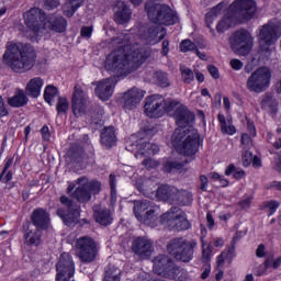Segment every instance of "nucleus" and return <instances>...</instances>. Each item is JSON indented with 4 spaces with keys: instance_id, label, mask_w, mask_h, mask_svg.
<instances>
[{
    "instance_id": "f257e3e1",
    "label": "nucleus",
    "mask_w": 281,
    "mask_h": 281,
    "mask_svg": "<svg viewBox=\"0 0 281 281\" xmlns=\"http://www.w3.org/2000/svg\"><path fill=\"white\" fill-rule=\"evenodd\" d=\"M111 45L116 47L105 59V69L117 76H128L137 71L147 58H150V48L139 44H131V35L120 34L111 40Z\"/></svg>"
},
{
    "instance_id": "f03ea898",
    "label": "nucleus",
    "mask_w": 281,
    "mask_h": 281,
    "mask_svg": "<svg viewBox=\"0 0 281 281\" xmlns=\"http://www.w3.org/2000/svg\"><path fill=\"white\" fill-rule=\"evenodd\" d=\"M2 59L14 74H26L36 65V50L30 44L8 42Z\"/></svg>"
},
{
    "instance_id": "7ed1b4c3",
    "label": "nucleus",
    "mask_w": 281,
    "mask_h": 281,
    "mask_svg": "<svg viewBox=\"0 0 281 281\" xmlns=\"http://www.w3.org/2000/svg\"><path fill=\"white\" fill-rule=\"evenodd\" d=\"M256 15V2L254 0H236L229 8V12L216 25L218 34L229 30L231 25L251 21Z\"/></svg>"
},
{
    "instance_id": "20e7f679",
    "label": "nucleus",
    "mask_w": 281,
    "mask_h": 281,
    "mask_svg": "<svg viewBox=\"0 0 281 281\" xmlns=\"http://www.w3.org/2000/svg\"><path fill=\"white\" fill-rule=\"evenodd\" d=\"M171 142L181 155L192 157V155L199 153L201 136L196 130L176 128Z\"/></svg>"
},
{
    "instance_id": "39448f33",
    "label": "nucleus",
    "mask_w": 281,
    "mask_h": 281,
    "mask_svg": "<svg viewBox=\"0 0 281 281\" xmlns=\"http://www.w3.org/2000/svg\"><path fill=\"white\" fill-rule=\"evenodd\" d=\"M145 10L149 21L157 25H175V23L179 22L177 13L167 4L148 0L145 3Z\"/></svg>"
},
{
    "instance_id": "423d86ee",
    "label": "nucleus",
    "mask_w": 281,
    "mask_h": 281,
    "mask_svg": "<svg viewBox=\"0 0 281 281\" xmlns=\"http://www.w3.org/2000/svg\"><path fill=\"white\" fill-rule=\"evenodd\" d=\"M195 240H188L183 237H177L168 241L167 251L179 262H190L194 258Z\"/></svg>"
},
{
    "instance_id": "0eeeda50",
    "label": "nucleus",
    "mask_w": 281,
    "mask_h": 281,
    "mask_svg": "<svg viewBox=\"0 0 281 281\" xmlns=\"http://www.w3.org/2000/svg\"><path fill=\"white\" fill-rule=\"evenodd\" d=\"M161 225H165L170 232H186L192 227L188 215L179 206H172L160 216Z\"/></svg>"
},
{
    "instance_id": "6e6552de",
    "label": "nucleus",
    "mask_w": 281,
    "mask_h": 281,
    "mask_svg": "<svg viewBox=\"0 0 281 281\" xmlns=\"http://www.w3.org/2000/svg\"><path fill=\"white\" fill-rule=\"evenodd\" d=\"M78 188L71 193V198L78 203H89L91 194H100L102 183L100 181H89L87 177L77 179Z\"/></svg>"
},
{
    "instance_id": "1a4fd4ad",
    "label": "nucleus",
    "mask_w": 281,
    "mask_h": 281,
    "mask_svg": "<svg viewBox=\"0 0 281 281\" xmlns=\"http://www.w3.org/2000/svg\"><path fill=\"white\" fill-rule=\"evenodd\" d=\"M271 85V69L260 67L248 77L246 87L252 93H265Z\"/></svg>"
},
{
    "instance_id": "9d476101",
    "label": "nucleus",
    "mask_w": 281,
    "mask_h": 281,
    "mask_svg": "<svg viewBox=\"0 0 281 281\" xmlns=\"http://www.w3.org/2000/svg\"><path fill=\"white\" fill-rule=\"evenodd\" d=\"M134 214L143 225H148L149 227H157V209L155 204L148 200L135 201L134 202Z\"/></svg>"
},
{
    "instance_id": "9b49d317",
    "label": "nucleus",
    "mask_w": 281,
    "mask_h": 281,
    "mask_svg": "<svg viewBox=\"0 0 281 281\" xmlns=\"http://www.w3.org/2000/svg\"><path fill=\"white\" fill-rule=\"evenodd\" d=\"M231 48L239 56H248L254 48V36L248 30L239 29L229 38Z\"/></svg>"
},
{
    "instance_id": "f8f14e48",
    "label": "nucleus",
    "mask_w": 281,
    "mask_h": 281,
    "mask_svg": "<svg viewBox=\"0 0 281 281\" xmlns=\"http://www.w3.org/2000/svg\"><path fill=\"white\" fill-rule=\"evenodd\" d=\"M153 262L155 273L167 280H177L181 272L175 260L167 255H158L154 258Z\"/></svg>"
},
{
    "instance_id": "ddd939ff",
    "label": "nucleus",
    "mask_w": 281,
    "mask_h": 281,
    "mask_svg": "<svg viewBox=\"0 0 281 281\" xmlns=\"http://www.w3.org/2000/svg\"><path fill=\"white\" fill-rule=\"evenodd\" d=\"M59 201L63 206L57 210V215L61 217L65 225L74 227L78 223V218H80V206L67 195H61Z\"/></svg>"
},
{
    "instance_id": "4468645a",
    "label": "nucleus",
    "mask_w": 281,
    "mask_h": 281,
    "mask_svg": "<svg viewBox=\"0 0 281 281\" xmlns=\"http://www.w3.org/2000/svg\"><path fill=\"white\" fill-rule=\"evenodd\" d=\"M77 256L81 262H93L98 256V245L93 238L83 236L76 241Z\"/></svg>"
},
{
    "instance_id": "2eb2a0df",
    "label": "nucleus",
    "mask_w": 281,
    "mask_h": 281,
    "mask_svg": "<svg viewBox=\"0 0 281 281\" xmlns=\"http://www.w3.org/2000/svg\"><path fill=\"white\" fill-rule=\"evenodd\" d=\"M56 281H69L76 273V267L74 266V259L69 252L60 255L56 265Z\"/></svg>"
},
{
    "instance_id": "dca6fc26",
    "label": "nucleus",
    "mask_w": 281,
    "mask_h": 281,
    "mask_svg": "<svg viewBox=\"0 0 281 281\" xmlns=\"http://www.w3.org/2000/svg\"><path fill=\"white\" fill-rule=\"evenodd\" d=\"M155 251L153 239L147 236H138L132 241V252L139 260H148Z\"/></svg>"
},
{
    "instance_id": "f3484780",
    "label": "nucleus",
    "mask_w": 281,
    "mask_h": 281,
    "mask_svg": "<svg viewBox=\"0 0 281 281\" xmlns=\"http://www.w3.org/2000/svg\"><path fill=\"white\" fill-rule=\"evenodd\" d=\"M145 113L147 117H164L166 115V99L161 94H154L146 98Z\"/></svg>"
},
{
    "instance_id": "a211bd4d",
    "label": "nucleus",
    "mask_w": 281,
    "mask_h": 281,
    "mask_svg": "<svg viewBox=\"0 0 281 281\" xmlns=\"http://www.w3.org/2000/svg\"><path fill=\"white\" fill-rule=\"evenodd\" d=\"M281 36V23L277 20L269 21L263 24L259 31V41H262L265 45H273Z\"/></svg>"
},
{
    "instance_id": "6ab92c4d",
    "label": "nucleus",
    "mask_w": 281,
    "mask_h": 281,
    "mask_svg": "<svg viewBox=\"0 0 281 281\" xmlns=\"http://www.w3.org/2000/svg\"><path fill=\"white\" fill-rule=\"evenodd\" d=\"M47 21V15L40 8H31L24 13V23L31 32H41Z\"/></svg>"
},
{
    "instance_id": "aec40b11",
    "label": "nucleus",
    "mask_w": 281,
    "mask_h": 281,
    "mask_svg": "<svg viewBox=\"0 0 281 281\" xmlns=\"http://www.w3.org/2000/svg\"><path fill=\"white\" fill-rule=\"evenodd\" d=\"M139 36L148 45H157L166 37V29L159 25H147L139 29Z\"/></svg>"
},
{
    "instance_id": "412c9836",
    "label": "nucleus",
    "mask_w": 281,
    "mask_h": 281,
    "mask_svg": "<svg viewBox=\"0 0 281 281\" xmlns=\"http://www.w3.org/2000/svg\"><path fill=\"white\" fill-rule=\"evenodd\" d=\"M126 150L135 153L136 159H143V157H150L159 153V146L144 139L138 140L136 144L128 145ZM136 150V151H135Z\"/></svg>"
},
{
    "instance_id": "4be33fe9",
    "label": "nucleus",
    "mask_w": 281,
    "mask_h": 281,
    "mask_svg": "<svg viewBox=\"0 0 281 281\" xmlns=\"http://www.w3.org/2000/svg\"><path fill=\"white\" fill-rule=\"evenodd\" d=\"M72 113L75 117H82L87 113V97L80 86H75L72 94Z\"/></svg>"
},
{
    "instance_id": "5701e85b",
    "label": "nucleus",
    "mask_w": 281,
    "mask_h": 281,
    "mask_svg": "<svg viewBox=\"0 0 281 281\" xmlns=\"http://www.w3.org/2000/svg\"><path fill=\"white\" fill-rule=\"evenodd\" d=\"M172 116L175 117L177 126L180 128H186L189 124H192L194 120V113H192L188 106L180 104Z\"/></svg>"
},
{
    "instance_id": "b1692460",
    "label": "nucleus",
    "mask_w": 281,
    "mask_h": 281,
    "mask_svg": "<svg viewBox=\"0 0 281 281\" xmlns=\"http://www.w3.org/2000/svg\"><path fill=\"white\" fill-rule=\"evenodd\" d=\"M115 87V79L108 78L98 82L95 88V94L100 100L106 101L113 95V89Z\"/></svg>"
},
{
    "instance_id": "393cba45",
    "label": "nucleus",
    "mask_w": 281,
    "mask_h": 281,
    "mask_svg": "<svg viewBox=\"0 0 281 281\" xmlns=\"http://www.w3.org/2000/svg\"><path fill=\"white\" fill-rule=\"evenodd\" d=\"M93 218L95 223L102 225V227H109V225L113 223V212H111V209L94 205Z\"/></svg>"
},
{
    "instance_id": "a878e982",
    "label": "nucleus",
    "mask_w": 281,
    "mask_h": 281,
    "mask_svg": "<svg viewBox=\"0 0 281 281\" xmlns=\"http://www.w3.org/2000/svg\"><path fill=\"white\" fill-rule=\"evenodd\" d=\"M131 9L122 0H117L114 8V20L119 25H124L131 21Z\"/></svg>"
},
{
    "instance_id": "bb28decb",
    "label": "nucleus",
    "mask_w": 281,
    "mask_h": 281,
    "mask_svg": "<svg viewBox=\"0 0 281 281\" xmlns=\"http://www.w3.org/2000/svg\"><path fill=\"white\" fill-rule=\"evenodd\" d=\"M144 90H140L139 88H132L124 94V104L125 109L133 110L144 100Z\"/></svg>"
},
{
    "instance_id": "cd10ccee",
    "label": "nucleus",
    "mask_w": 281,
    "mask_h": 281,
    "mask_svg": "<svg viewBox=\"0 0 281 281\" xmlns=\"http://www.w3.org/2000/svg\"><path fill=\"white\" fill-rule=\"evenodd\" d=\"M33 227L37 229H47L49 225V214L43 209H35L31 214Z\"/></svg>"
},
{
    "instance_id": "c85d7f7f",
    "label": "nucleus",
    "mask_w": 281,
    "mask_h": 281,
    "mask_svg": "<svg viewBox=\"0 0 281 281\" xmlns=\"http://www.w3.org/2000/svg\"><path fill=\"white\" fill-rule=\"evenodd\" d=\"M43 30H50L57 34H63L67 30V20L63 16H54L49 20L46 19V22L43 24Z\"/></svg>"
},
{
    "instance_id": "c756f323",
    "label": "nucleus",
    "mask_w": 281,
    "mask_h": 281,
    "mask_svg": "<svg viewBox=\"0 0 281 281\" xmlns=\"http://www.w3.org/2000/svg\"><path fill=\"white\" fill-rule=\"evenodd\" d=\"M45 81L41 77L30 79L25 87V93L29 98H38Z\"/></svg>"
},
{
    "instance_id": "7c9ffc66",
    "label": "nucleus",
    "mask_w": 281,
    "mask_h": 281,
    "mask_svg": "<svg viewBox=\"0 0 281 281\" xmlns=\"http://www.w3.org/2000/svg\"><path fill=\"white\" fill-rule=\"evenodd\" d=\"M171 205H180V207L192 205V193H190L188 190H179L176 188Z\"/></svg>"
},
{
    "instance_id": "2f4dec72",
    "label": "nucleus",
    "mask_w": 281,
    "mask_h": 281,
    "mask_svg": "<svg viewBox=\"0 0 281 281\" xmlns=\"http://www.w3.org/2000/svg\"><path fill=\"white\" fill-rule=\"evenodd\" d=\"M42 236L43 229L29 225L24 234L25 243H27V245H34L35 247H38V245H41Z\"/></svg>"
},
{
    "instance_id": "473e14b6",
    "label": "nucleus",
    "mask_w": 281,
    "mask_h": 281,
    "mask_svg": "<svg viewBox=\"0 0 281 281\" xmlns=\"http://www.w3.org/2000/svg\"><path fill=\"white\" fill-rule=\"evenodd\" d=\"M260 104L263 111H268L269 113H278V100L276 99L273 92L265 93Z\"/></svg>"
},
{
    "instance_id": "72a5a7b5",
    "label": "nucleus",
    "mask_w": 281,
    "mask_h": 281,
    "mask_svg": "<svg viewBox=\"0 0 281 281\" xmlns=\"http://www.w3.org/2000/svg\"><path fill=\"white\" fill-rule=\"evenodd\" d=\"M175 192H177L176 187L162 184L157 189L156 196L160 201L172 203V199L175 198Z\"/></svg>"
},
{
    "instance_id": "f704fd0d",
    "label": "nucleus",
    "mask_w": 281,
    "mask_h": 281,
    "mask_svg": "<svg viewBox=\"0 0 281 281\" xmlns=\"http://www.w3.org/2000/svg\"><path fill=\"white\" fill-rule=\"evenodd\" d=\"M117 142V137L115 136V128L114 127H105L101 132V144L104 148H112L115 146Z\"/></svg>"
},
{
    "instance_id": "c9c22d12",
    "label": "nucleus",
    "mask_w": 281,
    "mask_h": 281,
    "mask_svg": "<svg viewBox=\"0 0 281 281\" xmlns=\"http://www.w3.org/2000/svg\"><path fill=\"white\" fill-rule=\"evenodd\" d=\"M82 147L78 145H71L66 154V161H68V164H80V161H82Z\"/></svg>"
},
{
    "instance_id": "e433bc0d",
    "label": "nucleus",
    "mask_w": 281,
    "mask_h": 281,
    "mask_svg": "<svg viewBox=\"0 0 281 281\" xmlns=\"http://www.w3.org/2000/svg\"><path fill=\"white\" fill-rule=\"evenodd\" d=\"M29 99L23 90H19L14 97L9 98L8 104L13 106L14 109H21V106H25L27 104Z\"/></svg>"
},
{
    "instance_id": "4c0bfd02",
    "label": "nucleus",
    "mask_w": 281,
    "mask_h": 281,
    "mask_svg": "<svg viewBox=\"0 0 281 281\" xmlns=\"http://www.w3.org/2000/svg\"><path fill=\"white\" fill-rule=\"evenodd\" d=\"M120 280H122V270H120V268L113 265H109L104 269L103 281H120Z\"/></svg>"
},
{
    "instance_id": "58836bf2",
    "label": "nucleus",
    "mask_w": 281,
    "mask_h": 281,
    "mask_svg": "<svg viewBox=\"0 0 281 281\" xmlns=\"http://www.w3.org/2000/svg\"><path fill=\"white\" fill-rule=\"evenodd\" d=\"M223 8H225V4L223 2H220L217 5H215L211 11H209L205 15L206 26L212 30V23L218 14L223 12Z\"/></svg>"
},
{
    "instance_id": "ea45409f",
    "label": "nucleus",
    "mask_w": 281,
    "mask_h": 281,
    "mask_svg": "<svg viewBox=\"0 0 281 281\" xmlns=\"http://www.w3.org/2000/svg\"><path fill=\"white\" fill-rule=\"evenodd\" d=\"M85 0H69V2L64 7V14L71 19L78 8H82Z\"/></svg>"
},
{
    "instance_id": "a19ab883",
    "label": "nucleus",
    "mask_w": 281,
    "mask_h": 281,
    "mask_svg": "<svg viewBox=\"0 0 281 281\" xmlns=\"http://www.w3.org/2000/svg\"><path fill=\"white\" fill-rule=\"evenodd\" d=\"M181 80L184 85L194 82V71L187 66H180Z\"/></svg>"
},
{
    "instance_id": "79ce46f5",
    "label": "nucleus",
    "mask_w": 281,
    "mask_h": 281,
    "mask_svg": "<svg viewBox=\"0 0 281 281\" xmlns=\"http://www.w3.org/2000/svg\"><path fill=\"white\" fill-rule=\"evenodd\" d=\"M217 120L221 124L222 133H226V135H234V133H236V127H234V125L227 126V121H225V115L218 114Z\"/></svg>"
},
{
    "instance_id": "37998d69",
    "label": "nucleus",
    "mask_w": 281,
    "mask_h": 281,
    "mask_svg": "<svg viewBox=\"0 0 281 281\" xmlns=\"http://www.w3.org/2000/svg\"><path fill=\"white\" fill-rule=\"evenodd\" d=\"M184 166L186 164L183 162L168 160L167 162H165L164 168L165 172H179V170H183Z\"/></svg>"
},
{
    "instance_id": "c03bdc74",
    "label": "nucleus",
    "mask_w": 281,
    "mask_h": 281,
    "mask_svg": "<svg viewBox=\"0 0 281 281\" xmlns=\"http://www.w3.org/2000/svg\"><path fill=\"white\" fill-rule=\"evenodd\" d=\"M56 95H58V88L54 87V86H47L45 88L44 91V100L45 102H47V104H49L52 106V102L54 100V98H56Z\"/></svg>"
},
{
    "instance_id": "a18cd8bd",
    "label": "nucleus",
    "mask_w": 281,
    "mask_h": 281,
    "mask_svg": "<svg viewBox=\"0 0 281 281\" xmlns=\"http://www.w3.org/2000/svg\"><path fill=\"white\" fill-rule=\"evenodd\" d=\"M56 111L58 115H63L69 111V101L65 97H58V101L56 104Z\"/></svg>"
},
{
    "instance_id": "49530a36",
    "label": "nucleus",
    "mask_w": 281,
    "mask_h": 281,
    "mask_svg": "<svg viewBox=\"0 0 281 281\" xmlns=\"http://www.w3.org/2000/svg\"><path fill=\"white\" fill-rule=\"evenodd\" d=\"M156 82L159 87L166 88L170 87V79L168 78V75L164 71H157L155 75Z\"/></svg>"
},
{
    "instance_id": "de8ad7c7",
    "label": "nucleus",
    "mask_w": 281,
    "mask_h": 281,
    "mask_svg": "<svg viewBox=\"0 0 281 281\" xmlns=\"http://www.w3.org/2000/svg\"><path fill=\"white\" fill-rule=\"evenodd\" d=\"M181 106V103L177 100L167 99L165 100V113H172V111H177V109Z\"/></svg>"
},
{
    "instance_id": "09e8293b",
    "label": "nucleus",
    "mask_w": 281,
    "mask_h": 281,
    "mask_svg": "<svg viewBox=\"0 0 281 281\" xmlns=\"http://www.w3.org/2000/svg\"><path fill=\"white\" fill-rule=\"evenodd\" d=\"M196 44L192 43L190 40H183L180 44V52H195Z\"/></svg>"
},
{
    "instance_id": "8fccbe9b",
    "label": "nucleus",
    "mask_w": 281,
    "mask_h": 281,
    "mask_svg": "<svg viewBox=\"0 0 281 281\" xmlns=\"http://www.w3.org/2000/svg\"><path fill=\"white\" fill-rule=\"evenodd\" d=\"M254 147V142L251 140V136L249 134L241 135V148L243 150H251Z\"/></svg>"
},
{
    "instance_id": "3c124183",
    "label": "nucleus",
    "mask_w": 281,
    "mask_h": 281,
    "mask_svg": "<svg viewBox=\"0 0 281 281\" xmlns=\"http://www.w3.org/2000/svg\"><path fill=\"white\" fill-rule=\"evenodd\" d=\"M142 164L147 170H155V168L159 167V161L148 156L142 161Z\"/></svg>"
},
{
    "instance_id": "603ef678",
    "label": "nucleus",
    "mask_w": 281,
    "mask_h": 281,
    "mask_svg": "<svg viewBox=\"0 0 281 281\" xmlns=\"http://www.w3.org/2000/svg\"><path fill=\"white\" fill-rule=\"evenodd\" d=\"M263 207H267L268 210H270L268 216H273V214H276V210L280 207V202L276 200H271V201L265 202Z\"/></svg>"
},
{
    "instance_id": "864d4df0",
    "label": "nucleus",
    "mask_w": 281,
    "mask_h": 281,
    "mask_svg": "<svg viewBox=\"0 0 281 281\" xmlns=\"http://www.w3.org/2000/svg\"><path fill=\"white\" fill-rule=\"evenodd\" d=\"M92 120H100L104 115V109L100 105H93L90 110Z\"/></svg>"
},
{
    "instance_id": "5fc2aeb1",
    "label": "nucleus",
    "mask_w": 281,
    "mask_h": 281,
    "mask_svg": "<svg viewBox=\"0 0 281 281\" xmlns=\"http://www.w3.org/2000/svg\"><path fill=\"white\" fill-rule=\"evenodd\" d=\"M243 166L247 168V166H251V161H254V155L249 150H244L241 155Z\"/></svg>"
},
{
    "instance_id": "6e6d98bb",
    "label": "nucleus",
    "mask_w": 281,
    "mask_h": 281,
    "mask_svg": "<svg viewBox=\"0 0 281 281\" xmlns=\"http://www.w3.org/2000/svg\"><path fill=\"white\" fill-rule=\"evenodd\" d=\"M277 134L278 137L276 139V142H271V137L268 138V142H270V144H272L273 148H276V150L278 151V155H281V128L277 130Z\"/></svg>"
},
{
    "instance_id": "4d7b16f0",
    "label": "nucleus",
    "mask_w": 281,
    "mask_h": 281,
    "mask_svg": "<svg viewBox=\"0 0 281 281\" xmlns=\"http://www.w3.org/2000/svg\"><path fill=\"white\" fill-rule=\"evenodd\" d=\"M207 71L214 78V80H218L221 78V74H218V68L214 65H209L207 66Z\"/></svg>"
},
{
    "instance_id": "13d9d810",
    "label": "nucleus",
    "mask_w": 281,
    "mask_h": 281,
    "mask_svg": "<svg viewBox=\"0 0 281 281\" xmlns=\"http://www.w3.org/2000/svg\"><path fill=\"white\" fill-rule=\"evenodd\" d=\"M270 267H273L271 259H266L263 265H261V272L258 273V277L262 276Z\"/></svg>"
},
{
    "instance_id": "bf43d9fd",
    "label": "nucleus",
    "mask_w": 281,
    "mask_h": 281,
    "mask_svg": "<svg viewBox=\"0 0 281 281\" xmlns=\"http://www.w3.org/2000/svg\"><path fill=\"white\" fill-rule=\"evenodd\" d=\"M92 33H93V29L91 26H83L81 29V36L83 38H91Z\"/></svg>"
},
{
    "instance_id": "052dcab7",
    "label": "nucleus",
    "mask_w": 281,
    "mask_h": 281,
    "mask_svg": "<svg viewBox=\"0 0 281 281\" xmlns=\"http://www.w3.org/2000/svg\"><path fill=\"white\" fill-rule=\"evenodd\" d=\"M231 67L232 69H235V71H240V69H243V61L239 59H232Z\"/></svg>"
},
{
    "instance_id": "680f3d73",
    "label": "nucleus",
    "mask_w": 281,
    "mask_h": 281,
    "mask_svg": "<svg viewBox=\"0 0 281 281\" xmlns=\"http://www.w3.org/2000/svg\"><path fill=\"white\" fill-rule=\"evenodd\" d=\"M14 159L12 158H9L5 164H4V167H3V170L0 175V179H3V177H5V172H8V170L10 169V167L12 166Z\"/></svg>"
},
{
    "instance_id": "e2e57ef3",
    "label": "nucleus",
    "mask_w": 281,
    "mask_h": 281,
    "mask_svg": "<svg viewBox=\"0 0 281 281\" xmlns=\"http://www.w3.org/2000/svg\"><path fill=\"white\" fill-rule=\"evenodd\" d=\"M41 133H42L43 139L45 142H49V139L52 137V134H49V127L43 126L41 130Z\"/></svg>"
},
{
    "instance_id": "0e129e2a",
    "label": "nucleus",
    "mask_w": 281,
    "mask_h": 281,
    "mask_svg": "<svg viewBox=\"0 0 281 281\" xmlns=\"http://www.w3.org/2000/svg\"><path fill=\"white\" fill-rule=\"evenodd\" d=\"M8 115V109L5 108V102H3V98L0 97V117H5Z\"/></svg>"
},
{
    "instance_id": "69168bd1",
    "label": "nucleus",
    "mask_w": 281,
    "mask_h": 281,
    "mask_svg": "<svg viewBox=\"0 0 281 281\" xmlns=\"http://www.w3.org/2000/svg\"><path fill=\"white\" fill-rule=\"evenodd\" d=\"M202 258L204 262H210V258H212V250L209 247L203 249Z\"/></svg>"
},
{
    "instance_id": "338daca9",
    "label": "nucleus",
    "mask_w": 281,
    "mask_h": 281,
    "mask_svg": "<svg viewBox=\"0 0 281 281\" xmlns=\"http://www.w3.org/2000/svg\"><path fill=\"white\" fill-rule=\"evenodd\" d=\"M206 223H207L209 229H214V216L212 215L211 212H207L206 214Z\"/></svg>"
},
{
    "instance_id": "774afa93",
    "label": "nucleus",
    "mask_w": 281,
    "mask_h": 281,
    "mask_svg": "<svg viewBox=\"0 0 281 281\" xmlns=\"http://www.w3.org/2000/svg\"><path fill=\"white\" fill-rule=\"evenodd\" d=\"M241 210H247L251 205V198H247L238 203Z\"/></svg>"
}]
</instances>
